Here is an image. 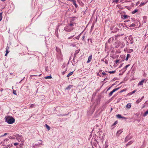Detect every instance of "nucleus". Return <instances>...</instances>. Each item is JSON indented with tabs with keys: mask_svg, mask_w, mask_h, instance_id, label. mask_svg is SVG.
Masks as SVG:
<instances>
[{
	"mask_svg": "<svg viewBox=\"0 0 148 148\" xmlns=\"http://www.w3.org/2000/svg\"><path fill=\"white\" fill-rule=\"evenodd\" d=\"M6 121L9 124L13 123L15 121V119L12 117L7 116L5 117Z\"/></svg>",
	"mask_w": 148,
	"mask_h": 148,
	"instance_id": "f257e3e1",
	"label": "nucleus"
},
{
	"mask_svg": "<svg viewBox=\"0 0 148 148\" xmlns=\"http://www.w3.org/2000/svg\"><path fill=\"white\" fill-rule=\"evenodd\" d=\"M73 25L74 24L73 23H70L65 27L64 28V29L66 31L70 32L73 29V28L72 27L73 26Z\"/></svg>",
	"mask_w": 148,
	"mask_h": 148,
	"instance_id": "f03ea898",
	"label": "nucleus"
},
{
	"mask_svg": "<svg viewBox=\"0 0 148 148\" xmlns=\"http://www.w3.org/2000/svg\"><path fill=\"white\" fill-rule=\"evenodd\" d=\"M119 89V88H115V89H114L112 91L110 92L109 93V96H111L112 95V94L113 92H114L118 90Z\"/></svg>",
	"mask_w": 148,
	"mask_h": 148,
	"instance_id": "7ed1b4c3",
	"label": "nucleus"
},
{
	"mask_svg": "<svg viewBox=\"0 0 148 148\" xmlns=\"http://www.w3.org/2000/svg\"><path fill=\"white\" fill-rule=\"evenodd\" d=\"M145 79H143L138 84V85H142L143 84V83L145 81Z\"/></svg>",
	"mask_w": 148,
	"mask_h": 148,
	"instance_id": "20e7f679",
	"label": "nucleus"
},
{
	"mask_svg": "<svg viewBox=\"0 0 148 148\" xmlns=\"http://www.w3.org/2000/svg\"><path fill=\"white\" fill-rule=\"evenodd\" d=\"M91 60H92V55H91V56H90L88 57V60L87 61V62L88 63L90 62L91 61Z\"/></svg>",
	"mask_w": 148,
	"mask_h": 148,
	"instance_id": "39448f33",
	"label": "nucleus"
},
{
	"mask_svg": "<svg viewBox=\"0 0 148 148\" xmlns=\"http://www.w3.org/2000/svg\"><path fill=\"white\" fill-rule=\"evenodd\" d=\"M144 96H143L140 99H138L136 101V103H139L142 101V100L144 98Z\"/></svg>",
	"mask_w": 148,
	"mask_h": 148,
	"instance_id": "423d86ee",
	"label": "nucleus"
},
{
	"mask_svg": "<svg viewBox=\"0 0 148 148\" xmlns=\"http://www.w3.org/2000/svg\"><path fill=\"white\" fill-rule=\"evenodd\" d=\"M116 116L118 118L121 119V118H123L124 119L125 117H124L122 116L121 115L118 114L116 115Z\"/></svg>",
	"mask_w": 148,
	"mask_h": 148,
	"instance_id": "0eeeda50",
	"label": "nucleus"
},
{
	"mask_svg": "<svg viewBox=\"0 0 148 148\" xmlns=\"http://www.w3.org/2000/svg\"><path fill=\"white\" fill-rule=\"evenodd\" d=\"M137 25L136 23H132L130 25V27L136 26Z\"/></svg>",
	"mask_w": 148,
	"mask_h": 148,
	"instance_id": "6e6552de",
	"label": "nucleus"
},
{
	"mask_svg": "<svg viewBox=\"0 0 148 148\" xmlns=\"http://www.w3.org/2000/svg\"><path fill=\"white\" fill-rule=\"evenodd\" d=\"M130 43H133V38L131 36H130Z\"/></svg>",
	"mask_w": 148,
	"mask_h": 148,
	"instance_id": "1a4fd4ad",
	"label": "nucleus"
},
{
	"mask_svg": "<svg viewBox=\"0 0 148 148\" xmlns=\"http://www.w3.org/2000/svg\"><path fill=\"white\" fill-rule=\"evenodd\" d=\"M72 87V85H69L66 88V90H69Z\"/></svg>",
	"mask_w": 148,
	"mask_h": 148,
	"instance_id": "9d476101",
	"label": "nucleus"
},
{
	"mask_svg": "<svg viewBox=\"0 0 148 148\" xmlns=\"http://www.w3.org/2000/svg\"><path fill=\"white\" fill-rule=\"evenodd\" d=\"M122 132V130H119L117 132V134L119 136L120 134Z\"/></svg>",
	"mask_w": 148,
	"mask_h": 148,
	"instance_id": "9b49d317",
	"label": "nucleus"
},
{
	"mask_svg": "<svg viewBox=\"0 0 148 148\" xmlns=\"http://www.w3.org/2000/svg\"><path fill=\"white\" fill-rule=\"evenodd\" d=\"M73 73V71L71 72L70 73H69L67 75L66 77H69L70 76H71V75H72Z\"/></svg>",
	"mask_w": 148,
	"mask_h": 148,
	"instance_id": "f8f14e48",
	"label": "nucleus"
},
{
	"mask_svg": "<svg viewBox=\"0 0 148 148\" xmlns=\"http://www.w3.org/2000/svg\"><path fill=\"white\" fill-rule=\"evenodd\" d=\"M45 126H46V127L48 129V130H50V128L48 125L47 124H46Z\"/></svg>",
	"mask_w": 148,
	"mask_h": 148,
	"instance_id": "ddd939ff",
	"label": "nucleus"
},
{
	"mask_svg": "<svg viewBox=\"0 0 148 148\" xmlns=\"http://www.w3.org/2000/svg\"><path fill=\"white\" fill-rule=\"evenodd\" d=\"M148 114V110L146 111L143 114V116H145Z\"/></svg>",
	"mask_w": 148,
	"mask_h": 148,
	"instance_id": "4468645a",
	"label": "nucleus"
},
{
	"mask_svg": "<svg viewBox=\"0 0 148 148\" xmlns=\"http://www.w3.org/2000/svg\"><path fill=\"white\" fill-rule=\"evenodd\" d=\"M130 66V65L129 64H128L126 66L123 68V70H124L125 71L126 69L129 66Z\"/></svg>",
	"mask_w": 148,
	"mask_h": 148,
	"instance_id": "2eb2a0df",
	"label": "nucleus"
},
{
	"mask_svg": "<svg viewBox=\"0 0 148 148\" xmlns=\"http://www.w3.org/2000/svg\"><path fill=\"white\" fill-rule=\"evenodd\" d=\"M2 13L1 12L0 13V21L1 20L2 18Z\"/></svg>",
	"mask_w": 148,
	"mask_h": 148,
	"instance_id": "dca6fc26",
	"label": "nucleus"
},
{
	"mask_svg": "<svg viewBox=\"0 0 148 148\" xmlns=\"http://www.w3.org/2000/svg\"><path fill=\"white\" fill-rule=\"evenodd\" d=\"M52 78V77L51 75L47 76L45 77V78L46 79H51Z\"/></svg>",
	"mask_w": 148,
	"mask_h": 148,
	"instance_id": "f3484780",
	"label": "nucleus"
},
{
	"mask_svg": "<svg viewBox=\"0 0 148 148\" xmlns=\"http://www.w3.org/2000/svg\"><path fill=\"white\" fill-rule=\"evenodd\" d=\"M138 11V10L137 9H136L134 10L132 12V14H135L136 12H137Z\"/></svg>",
	"mask_w": 148,
	"mask_h": 148,
	"instance_id": "a211bd4d",
	"label": "nucleus"
},
{
	"mask_svg": "<svg viewBox=\"0 0 148 148\" xmlns=\"http://www.w3.org/2000/svg\"><path fill=\"white\" fill-rule=\"evenodd\" d=\"M146 3V2H142L140 4V6H142V5H145Z\"/></svg>",
	"mask_w": 148,
	"mask_h": 148,
	"instance_id": "6ab92c4d",
	"label": "nucleus"
},
{
	"mask_svg": "<svg viewBox=\"0 0 148 148\" xmlns=\"http://www.w3.org/2000/svg\"><path fill=\"white\" fill-rule=\"evenodd\" d=\"M73 4L74 5H75V6L76 8H77V4L76 3V2L75 1L73 3Z\"/></svg>",
	"mask_w": 148,
	"mask_h": 148,
	"instance_id": "aec40b11",
	"label": "nucleus"
},
{
	"mask_svg": "<svg viewBox=\"0 0 148 148\" xmlns=\"http://www.w3.org/2000/svg\"><path fill=\"white\" fill-rule=\"evenodd\" d=\"M56 51L58 52H60V53H61V51L59 49V48H56Z\"/></svg>",
	"mask_w": 148,
	"mask_h": 148,
	"instance_id": "412c9836",
	"label": "nucleus"
},
{
	"mask_svg": "<svg viewBox=\"0 0 148 148\" xmlns=\"http://www.w3.org/2000/svg\"><path fill=\"white\" fill-rule=\"evenodd\" d=\"M136 91V90H134L133 91L131 92H130V95L133 94Z\"/></svg>",
	"mask_w": 148,
	"mask_h": 148,
	"instance_id": "4be33fe9",
	"label": "nucleus"
},
{
	"mask_svg": "<svg viewBox=\"0 0 148 148\" xmlns=\"http://www.w3.org/2000/svg\"><path fill=\"white\" fill-rule=\"evenodd\" d=\"M115 71H110L109 72V73L111 74V73H115Z\"/></svg>",
	"mask_w": 148,
	"mask_h": 148,
	"instance_id": "5701e85b",
	"label": "nucleus"
},
{
	"mask_svg": "<svg viewBox=\"0 0 148 148\" xmlns=\"http://www.w3.org/2000/svg\"><path fill=\"white\" fill-rule=\"evenodd\" d=\"M13 93L14 94V95H16V90H13Z\"/></svg>",
	"mask_w": 148,
	"mask_h": 148,
	"instance_id": "b1692460",
	"label": "nucleus"
},
{
	"mask_svg": "<svg viewBox=\"0 0 148 148\" xmlns=\"http://www.w3.org/2000/svg\"><path fill=\"white\" fill-rule=\"evenodd\" d=\"M126 107L127 108H130V103H128L127 105L126 106Z\"/></svg>",
	"mask_w": 148,
	"mask_h": 148,
	"instance_id": "393cba45",
	"label": "nucleus"
},
{
	"mask_svg": "<svg viewBox=\"0 0 148 148\" xmlns=\"http://www.w3.org/2000/svg\"><path fill=\"white\" fill-rule=\"evenodd\" d=\"M9 52V51H8V50L7 49H6V53L5 54V56H7V54H8V53Z\"/></svg>",
	"mask_w": 148,
	"mask_h": 148,
	"instance_id": "a878e982",
	"label": "nucleus"
},
{
	"mask_svg": "<svg viewBox=\"0 0 148 148\" xmlns=\"http://www.w3.org/2000/svg\"><path fill=\"white\" fill-rule=\"evenodd\" d=\"M123 16L124 17V19H126L127 18V16L126 15H123Z\"/></svg>",
	"mask_w": 148,
	"mask_h": 148,
	"instance_id": "bb28decb",
	"label": "nucleus"
},
{
	"mask_svg": "<svg viewBox=\"0 0 148 148\" xmlns=\"http://www.w3.org/2000/svg\"><path fill=\"white\" fill-rule=\"evenodd\" d=\"M129 54H127V58H126V60H128V58H129Z\"/></svg>",
	"mask_w": 148,
	"mask_h": 148,
	"instance_id": "cd10ccee",
	"label": "nucleus"
},
{
	"mask_svg": "<svg viewBox=\"0 0 148 148\" xmlns=\"http://www.w3.org/2000/svg\"><path fill=\"white\" fill-rule=\"evenodd\" d=\"M34 106V104H31L30 106L31 108H33Z\"/></svg>",
	"mask_w": 148,
	"mask_h": 148,
	"instance_id": "c85d7f7f",
	"label": "nucleus"
},
{
	"mask_svg": "<svg viewBox=\"0 0 148 148\" xmlns=\"http://www.w3.org/2000/svg\"><path fill=\"white\" fill-rule=\"evenodd\" d=\"M119 60H116L115 61V62H116V63L117 64V63H119Z\"/></svg>",
	"mask_w": 148,
	"mask_h": 148,
	"instance_id": "c756f323",
	"label": "nucleus"
},
{
	"mask_svg": "<svg viewBox=\"0 0 148 148\" xmlns=\"http://www.w3.org/2000/svg\"><path fill=\"white\" fill-rule=\"evenodd\" d=\"M117 123V121H116L114 123L113 125H115Z\"/></svg>",
	"mask_w": 148,
	"mask_h": 148,
	"instance_id": "7c9ffc66",
	"label": "nucleus"
},
{
	"mask_svg": "<svg viewBox=\"0 0 148 148\" xmlns=\"http://www.w3.org/2000/svg\"><path fill=\"white\" fill-rule=\"evenodd\" d=\"M18 143H14V145H15V146H16L17 145H18Z\"/></svg>",
	"mask_w": 148,
	"mask_h": 148,
	"instance_id": "2f4dec72",
	"label": "nucleus"
},
{
	"mask_svg": "<svg viewBox=\"0 0 148 148\" xmlns=\"http://www.w3.org/2000/svg\"><path fill=\"white\" fill-rule=\"evenodd\" d=\"M102 73L103 75H106V73L104 72H103Z\"/></svg>",
	"mask_w": 148,
	"mask_h": 148,
	"instance_id": "473e14b6",
	"label": "nucleus"
},
{
	"mask_svg": "<svg viewBox=\"0 0 148 148\" xmlns=\"http://www.w3.org/2000/svg\"><path fill=\"white\" fill-rule=\"evenodd\" d=\"M129 139H128V137H127L125 138V140L126 141V140H128Z\"/></svg>",
	"mask_w": 148,
	"mask_h": 148,
	"instance_id": "72a5a7b5",
	"label": "nucleus"
},
{
	"mask_svg": "<svg viewBox=\"0 0 148 148\" xmlns=\"http://www.w3.org/2000/svg\"><path fill=\"white\" fill-rule=\"evenodd\" d=\"M79 51H78L77 52H75V54H74V55L75 56L76 54H77V53H78L79 52Z\"/></svg>",
	"mask_w": 148,
	"mask_h": 148,
	"instance_id": "f704fd0d",
	"label": "nucleus"
},
{
	"mask_svg": "<svg viewBox=\"0 0 148 148\" xmlns=\"http://www.w3.org/2000/svg\"><path fill=\"white\" fill-rule=\"evenodd\" d=\"M75 38L78 40L79 39V36H77L75 37Z\"/></svg>",
	"mask_w": 148,
	"mask_h": 148,
	"instance_id": "c9c22d12",
	"label": "nucleus"
},
{
	"mask_svg": "<svg viewBox=\"0 0 148 148\" xmlns=\"http://www.w3.org/2000/svg\"><path fill=\"white\" fill-rule=\"evenodd\" d=\"M69 0L70 1L73 2V3L75 1V0Z\"/></svg>",
	"mask_w": 148,
	"mask_h": 148,
	"instance_id": "e433bc0d",
	"label": "nucleus"
},
{
	"mask_svg": "<svg viewBox=\"0 0 148 148\" xmlns=\"http://www.w3.org/2000/svg\"><path fill=\"white\" fill-rule=\"evenodd\" d=\"M115 2H116V3H117L118 2V0H115L114 1Z\"/></svg>",
	"mask_w": 148,
	"mask_h": 148,
	"instance_id": "4c0bfd02",
	"label": "nucleus"
},
{
	"mask_svg": "<svg viewBox=\"0 0 148 148\" xmlns=\"http://www.w3.org/2000/svg\"><path fill=\"white\" fill-rule=\"evenodd\" d=\"M7 133H5L3 135V136H5L6 135H7Z\"/></svg>",
	"mask_w": 148,
	"mask_h": 148,
	"instance_id": "58836bf2",
	"label": "nucleus"
},
{
	"mask_svg": "<svg viewBox=\"0 0 148 148\" xmlns=\"http://www.w3.org/2000/svg\"><path fill=\"white\" fill-rule=\"evenodd\" d=\"M148 47V44L146 45L145 46V49H146V48H147Z\"/></svg>",
	"mask_w": 148,
	"mask_h": 148,
	"instance_id": "ea45409f",
	"label": "nucleus"
},
{
	"mask_svg": "<svg viewBox=\"0 0 148 148\" xmlns=\"http://www.w3.org/2000/svg\"><path fill=\"white\" fill-rule=\"evenodd\" d=\"M71 36V37H70L69 38V39H70L71 38H72V37L73 36Z\"/></svg>",
	"mask_w": 148,
	"mask_h": 148,
	"instance_id": "a19ab883",
	"label": "nucleus"
},
{
	"mask_svg": "<svg viewBox=\"0 0 148 148\" xmlns=\"http://www.w3.org/2000/svg\"><path fill=\"white\" fill-rule=\"evenodd\" d=\"M134 69H133V70L132 71V73L133 74L134 73Z\"/></svg>",
	"mask_w": 148,
	"mask_h": 148,
	"instance_id": "79ce46f5",
	"label": "nucleus"
},
{
	"mask_svg": "<svg viewBox=\"0 0 148 148\" xmlns=\"http://www.w3.org/2000/svg\"><path fill=\"white\" fill-rule=\"evenodd\" d=\"M140 2L139 1H138V2H137L136 3V5H137L138 4H139L140 3Z\"/></svg>",
	"mask_w": 148,
	"mask_h": 148,
	"instance_id": "37998d69",
	"label": "nucleus"
},
{
	"mask_svg": "<svg viewBox=\"0 0 148 148\" xmlns=\"http://www.w3.org/2000/svg\"><path fill=\"white\" fill-rule=\"evenodd\" d=\"M133 51V50L132 49H130V53H131V52H132Z\"/></svg>",
	"mask_w": 148,
	"mask_h": 148,
	"instance_id": "c03bdc74",
	"label": "nucleus"
},
{
	"mask_svg": "<svg viewBox=\"0 0 148 148\" xmlns=\"http://www.w3.org/2000/svg\"><path fill=\"white\" fill-rule=\"evenodd\" d=\"M133 141H130V144H132V143H133Z\"/></svg>",
	"mask_w": 148,
	"mask_h": 148,
	"instance_id": "a18cd8bd",
	"label": "nucleus"
},
{
	"mask_svg": "<svg viewBox=\"0 0 148 148\" xmlns=\"http://www.w3.org/2000/svg\"><path fill=\"white\" fill-rule=\"evenodd\" d=\"M65 73V71H64L62 72V74L63 75H64Z\"/></svg>",
	"mask_w": 148,
	"mask_h": 148,
	"instance_id": "49530a36",
	"label": "nucleus"
},
{
	"mask_svg": "<svg viewBox=\"0 0 148 148\" xmlns=\"http://www.w3.org/2000/svg\"><path fill=\"white\" fill-rule=\"evenodd\" d=\"M9 49V47H8V46H7V47H6V49H8H8Z\"/></svg>",
	"mask_w": 148,
	"mask_h": 148,
	"instance_id": "de8ad7c7",
	"label": "nucleus"
},
{
	"mask_svg": "<svg viewBox=\"0 0 148 148\" xmlns=\"http://www.w3.org/2000/svg\"><path fill=\"white\" fill-rule=\"evenodd\" d=\"M81 33L78 36H79V37H80V36H81Z\"/></svg>",
	"mask_w": 148,
	"mask_h": 148,
	"instance_id": "09e8293b",
	"label": "nucleus"
},
{
	"mask_svg": "<svg viewBox=\"0 0 148 148\" xmlns=\"http://www.w3.org/2000/svg\"><path fill=\"white\" fill-rule=\"evenodd\" d=\"M130 2H132V4H133V2H132V0H130Z\"/></svg>",
	"mask_w": 148,
	"mask_h": 148,
	"instance_id": "8fccbe9b",
	"label": "nucleus"
},
{
	"mask_svg": "<svg viewBox=\"0 0 148 148\" xmlns=\"http://www.w3.org/2000/svg\"><path fill=\"white\" fill-rule=\"evenodd\" d=\"M84 38V36H83L82 37V38H83V39Z\"/></svg>",
	"mask_w": 148,
	"mask_h": 148,
	"instance_id": "3c124183",
	"label": "nucleus"
},
{
	"mask_svg": "<svg viewBox=\"0 0 148 148\" xmlns=\"http://www.w3.org/2000/svg\"><path fill=\"white\" fill-rule=\"evenodd\" d=\"M34 75L35 76V75H31L30 77H32V76H34Z\"/></svg>",
	"mask_w": 148,
	"mask_h": 148,
	"instance_id": "603ef678",
	"label": "nucleus"
},
{
	"mask_svg": "<svg viewBox=\"0 0 148 148\" xmlns=\"http://www.w3.org/2000/svg\"><path fill=\"white\" fill-rule=\"evenodd\" d=\"M147 53H148V48L147 49Z\"/></svg>",
	"mask_w": 148,
	"mask_h": 148,
	"instance_id": "864d4df0",
	"label": "nucleus"
},
{
	"mask_svg": "<svg viewBox=\"0 0 148 148\" xmlns=\"http://www.w3.org/2000/svg\"><path fill=\"white\" fill-rule=\"evenodd\" d=\"M1 1H5V0H1Z\"/></svg>",
	"mask_w": 148,
	"mask_h": 148,
	"instance_id": "5fc2aeb1",
	"label": "nucleus"
},
{
	"mask_svg": "<svg viewBox=\"0 0 148 148\" xmlns=\"http://www.w3.org/2000/svg\"><path fill=\"white\" fill-rule=\"evenodd\" d=\"M77 1L79 2L80 0H77Z\"/></svg>",
	"mask_w": 148,
	"mask_h": 148,
	"instance_id": "6e6d98bb",
	"label": "nucleus"
},
{
	"mask_svg": "<svg viewBox=\"0 0 148 148\" xmlns=\"http://www.w3.org/2000/svg\"><path fill=\"white\" fill-rule=\"evenodd\" d=\"M131 105L130 104V108H131Z\"/></svg>",
	"mask_w": 148,
	"mask_h": 148,
	"instance_id": "4d7b16f0",
	"label": "nucleus"
},
{
	"mask_svg": "<svg viewBox=\"0 0 148 148\" xmlns=\"http://www.w3.org/2000/svg\"><path fill=\"white\" fill-rule=\"evenodd\" d=\"M8 147H6L5 148H8Z\"/></svg>",
	"mask_w": 148,
	"mask_h": 148,
	"instance_id": "13d9d810",
	"label": "nucleus"
},
{
	"mask_svg": "<svg viewBox=\"0 0 148 148\" xmlns=\"http://www.w3.org/2000/svg\"><path fill=\"white\" fill-rule=\"evenodd\" d=\"M133 67V66H132V68H131V69H132Z\"/></svg>",
	"mask_w": 148,
	"mask_h": 148,
	"instance_id": "bf43d9fd",
	"label": "nucleus"
},
{
	"mask_svg": "<svg viewBox=\"0 0 148 148\" xmlns=\"http://www.w3.org/2000/svg\"><path fill=\"white\" fill-rule=\"evenodd\" d=\"M133 67V66H132V68H131V69H132Z\"/></svg>",
	"mask_w": 148,
	"mask_h": 148,
	"instance_id": "052dcab7",
	"label": "nucleus"
},
{
	"mask_svg": "<svg viewBox=\"0 0 148 148\" xmlns=\"http://www.w3.org/2000/svg\"><path fill=\"white\" fill-rule=\"evenodd\" d=\"M133 67V66H132V68H131V69H132Z\"/></svg>",
	"mask_w": 148,
	"mask_h": 148,
	"instance_id": "680f3d73",
	"label": "nucleus"
},
{
	"mask_svg": "<svg viewBox=\"0 0 148 148\" xmlns=\"http://www.w3.org/2000/svg\"><path fill=\"white\" fill-rule=\"evenodd\" d=\"M133 67V66H132V68H131V69H132Z\"/></svg>",
	"mask_w": 148,
	"mask_h": 148,
	"instance_id": "e2e57ef3",
	"label": "nucleus"
},
{
	"mask_svg": "<svg viewBox=\"0 0 148 148\" xmlns=\"http://www.w3.org/2000/svg\"><path fill=\"white\" fill-rule=\"evenodd\" d=\"M41 142H42V141L41 140H40Z\"/></svg>",
	"mask_w": 148,
	"mask_h": 148,
	"instance_id": "0e129e2a",
	"label": "nucleus"
}]
</instances>
